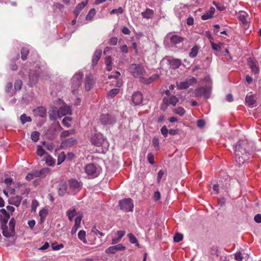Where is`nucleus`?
<instances>
[{
  "label": "nucleus",
  "instance_id": "obj_41",
  "mask_svg": "<svg viewBox=\"0 0 261 261\" xmlns=\"http://www.w3.org/2000/svg\"><path fill=\"white\" fill-rule=\"evenodd\" d=\"M128 237L129 241L131 243L137 244L138 246L139 245L137 239H136V238L135 237V236L133 234H132V233H130L128 234Z\"/></svg>",
  "mask_w": 261,
  "mask_h": 261
},
{
  "label": "nucleus",
  "instance_id": "obj_3",
  "mask_svg": "<svg viewBox=\"0 0 261 261\" xmlns=\"http://www.w3.org/2000/svg\"><path fill=\"white\" fill-rule=\"evenodd\" d=\"M129 71L135 78H139L140 80L144 78L145 71L143 67L140 64H132L128 68Z\"/></svg>",
  "mask_w": 261,
  "mask_h": 261
},
{
  "label": "nucleus",
  "instance_id": "obj_9",
  "mask_svg": "<svg viewBox=\"0 0 261 261\" xmlns=\"http://www.w3.org/2000/svg\"><path fill=\"white\" fill-rule=\"evenodd\" d=\"M105 141V139L101 133L95 134L91 137L92 143L97 146L102 145Z\"/></svg>",
  "mask_w": 261,
  "mask_h": 261
},
{
  "label": "nucleus",
  "instance_id": "obj_17",
  "mask_svg": "<svg viewBox=\"0 0 261 261\" xmlns=\"http://www.w3.org/2000/svg\"><path fill=\"white\" fill-rule=\"evenodd\" d=\"M82 216L81 215L77 216L75 219L74 225L72 228L71 233L73 234L75 233L77 230L80 227Z\"/></svg>",
  "mask_w": 261,
  "mask_h": 261
},
{
  "label": "nucleus",
  "instance_id": "obj_23",
  "mask_svg": "<svg viewBox=\"0 0 261 261\" xmlns=\"http://www.w3.org/2000/svg\"><path fill=\"white\" fill-rule=\"evenodd\" d=\"M93 85V78L90 73L86 75L85 81V89L87 91H89Z\"/></svg>",
  "mask_w": 261,
  "mask_h": 261
},
{
  "label": "nucleus",
  "instance_id": "obj_43",
  "mask_svg": "<svg viewBox=\"0 0 261 261\" xmlns=\"http://www.w3.org/2000/svg\"><path fill=\"white\" fill-rule=\"evenodd\" d=\"M71 133V131L70 130H65L61 133L60 134V139L62 140H64L66 139L65 138L69 136V135Z\"/></svg>",
  "mask_w": 261,
  "mask_h": 261
},
{
  "label": "nucleus",
  "instance_id": "obj_62",
  "mask_svg": "<svg viewBox=\"0 0 261 261\" xmlns=\"http://www.w3.org/2000/svg\"><path fill=\"white\" fill-rule=\"evenodd\" d=\"M36 222L34 220H30L28 222V224L31 229H33L35 226Z\"/></svg>",
  "mask_w": 261,
  "mask_h": 261
},
{
  "label": "nucleus",
  "instance_id": "obj_20",
  "mask_svg": "<svg viewBox=\"0 0 261 261\" xmlns=\"http://www.w3.org/2000/svg\"><path fill=\"white\" fill-rule=\"evenodd\" d=\"M179 100L177 97L175 96H172L170 97H165L164 98V102L169 105H172L175 106L176 104L178 102Z\"/></svg>",
  "mask_w": 261,
  "mask_h": 261
},
{
  "label": "nucleus",
  "instance_id": "obj_54",
  "mask_svg": "<svg viewBox=\"0 0 261 261\" xmlns=\"http://www.w3.org/2000/svg\"><path fill=\"white\" fill-rule=\"evenodd\" d=\"M165 174V171L163 170H160L158 172V177H157V182L158 184H160L162 177L164 176Z\"/></svg>",
  "mask_w": 261,
  "mask_h": 261
},
{
  "label": "nucleus",
  "instance_id": "obj_39",
  "mask_svg": "<svg viewBox=\"0 0 261 261\" xmlns=\"http://www.w3.org/2000/svg\"><path fill=\"white\" fill-rule=\"evenodd\" d=\"M198 48L197 46H195L193 47L189 54L190 57L192 58H194L196 57L198 54Z\"/></svg>",
  "mask_w": 261,
  "mask_h": 261
},
{
  "label": "nucleus",
  "instance_id": "obj_38",
  "mask_svg": "<svg viewBox=\"0 0 261 261\" xmlns=\"http://www.w3.org/2000/svg\"><path fill=\"white\" fill-rule=\"evenodd\" d=\"M40 133L38 132H33L31 135V139L34 142H37L39 139Z\"/></svg>",
  "mask_w": 261,
  "mask_h": 261
},
{
  "label": "nucleus",
  "instance_id": "obj_30",
  "mask_svg": "<svg viewBox=\"0 0 261 261\" xmlns=\"http://www.w3.org/2000/svg\"><path fill=\"white\" fill-rule=\"evenodd\" d=\"M170 63L172 68L176 69L181 65V61L179 59H173L170 61Z\"/></svg>",
  "mask_w": 261,
  "mask_h": 261
},
{
  "label": "nucleus",
  "instance_id": "obj_15",
  "mask_svg": "<svg viewBox=\"0 0 261 261\" xmlns=\"http://www.w3.org/2000/svg\"><path fill=\"white\" fill-rule=\"evenodd\" d=\"M247 64L253 73L254 74H257L258 73L259 68L257 65L255 61L249 58L247 59Z\"/></svg>",
  "mask_w": 261,
  "mask_h": 261
},
{
  "label": "nucleus",
  "instance_id": "obj_50",
  "mask_svg": "<svg viewBox=\"0 0 261 261\" xmlns=\"http://www.w3.org/2000/svg\"><path fill=\"white\" fill-rule=\"evenodd\" d=\"M71 120V118L70 117H65V118H64V119L62 120V123L64 125H65L67 127H69L70 126L69 122Z\"/></svg>",
  "mask_w": 261,
  "mask_h": 261
},
{
  "label": "nucleus",
  "instance_id": "obj_32",
  "mask_svg": "<svg viewBox=\"0 0 261 261\" xmlns=\"http://www.w3.org/2000/svg\"><path fill=\"white\" fill-rule=\"evenodd\" d=\"M49 118L51 120H54L56 119L57 115V108L54 107L52 108V110H49Z\"/></svg>",
  "mask_w": 261,
  "mask_h": 261
},
{
  "label": "nucleus",
  "instance_id": "obj_6",
  "mask_svg": "<svg viewBox=\"0 0 261 261\" xmlns=\"http://www.w3.org/2000/svg\"><path fill=\"white\" fill-rule=\"evenodd\" d=\"M83 74L81 72L75 73L73 76L71 82H72V91L74 92L82 84V78Z\"/></svg>",
  "mask_w": 261,
  "mask_h": 261
},
{
  "label": "nucleus",
  "instance_id": "obj_1",
  "mask_svg": "<svg viewBox=\"0 0 261 261\" xmlns=\"http://www.w3.org/2000/svg\"><path fill=\"white\" fill-rule=\"evenodd\" d=\"M247 143L246 141H239L234 148V154L236 162L239 163L251 162L250 160L252 156L247 152L246 146Z\"/></svg>",
  "mask_w": 261,
  "mask_h": 261
},
{
  "label": "nucleus",
  "instance_id": "obj_4",
  "mask_svg": "<svg viewBox=\"0 0 261 261\" xmlns=\"http://www.w3.org/2000/svg\"><path fill=\"white\" fill-rule=\"evenodd\" d=\"M85 170L89 178H94L99 175L101 169L98 164H87Z\"/></svg>",
  "mask_w": 261,
  "mask_h": 261
},
{
  "label": "nucleus",
  "instance_id": "obj_37",
  "mask_svg": "<svg viewBox=\"0 0 261 261\" xmlns=\"http://www.w3.org/2000/svg\"><path fill=\"white\" fill-rule=\"evenodd\" d=\"M20 119L22 124H24L27 122H31L32 121L31 118L30 116H27L25 114L20 116Z\"/></svg>",
  "mask_w": 261,
  "mask_h": 261
},
{
  "label": "nucleus",
  "instance_id": "obj_34",
  "mask_svg": "<svg viewBox=\"0 0 261 261\" xmlns=\"http://www.w3.org/2000/svg\"><path fill=\"white\" fill-rule=\"evenodd\" d=\"M35 111L36 112L37 114L41 117H44L46 115V109L43 107H39Z\"/></svg>",
  "mask_w": 261,
  "mask_h": 261
},
{
  "label": "nucleus",
  "instance_id": "obj_2",
  "mask_svg": "<svg viewBox=\"0 0 261 261\" xmlns=\"http://www.w3.org/2000/svg\"><path fill=\"white\" fill-rule=\"evenodd\" d=\"M15 220L14 218H12L8 224L2 225V233L3 236L8 239V241H6V245L9 246L13 245L15 241Z\"/></svg>",
  "mask_w": 261,
  "mask_h": 261
},
{
  "label": "nucleus",
  "instance_id": "obj_5",
  "mask_svg": "<svg viewBox=\"0 0 261 261\" xmlns=\"http://www.w3.org/2000/svg\"><path fill=\"white\" fill-rule=\"evenodd\" d=\"M120 208L125 212H133L134 203L130 198L124 199L119 201Z\"/></svg>",
  "mask_w": 261,
  "mask_h": 261
},
{
  "label": "nucleus",
  "instance_id": "obj_13",
  "mask_svg": "<svg viewBox=\"0 0 261 261\" xmlns=\"http://www.w3.org/2000/svg\"><path fill=\"white\" fill-rule=\"evenodd\" d=\"M71 114V110L70 108L67 105L61 107L57 110V115L58 117H62V116L66 115H70Z\"/></svg>",
  "mask_w": 261,
  "mask_h": 261
},
{
  "label": "nucleus",
  "instance_id": "obj_18",
  "mask_svg": "<svg viewBox=\"0 0 261 261\" xmlns=\"http://www.w3.org/2000/svg\"><path fill=\"white\" fill-rule=\"evenodd\" d=\"M50 172V170L49 168H44L40 171H35L34 174L36 177H45Z\"/></svg>",
  "mask_w": 261,
  "mask_h": 261
},
{
  "label": "nucleus",
  "instance_id": "obj_63",
  "mask_svg": "<svg viewBox=\"0 0 261 261\" xmlns=\"http://www.w3.org/2000/svg\"><path fill=\"white\" fill-rule=\"evenodd\" d=\"M64 247L63 245L61 244H59V245H52V248H53V249L54 250H59L60 249H61V248H63Z\"/></svg>",
  "mask_w": 261,
  "mask_h": 261
},
{
  "label": "nucleus",
  "instance_id": "obj_59",
  "mask_svg": "<svg viewBox=\"0 0 261 261\" xmlns=\"http://www.w3.org/2000/svg\"><path fill=\"white\" fill-rule=\"evenodd\" d=\"M37 154L38 155L42 156V155H44L45 154V151L42 148V147L39 146L37 149Z\"/></svg>",
  "mask_w": 261,
  "mask_h": 261
},
{
  "label": "nucleus",
  "instance_id": "obj_7",
  "mask_svg": "<svg viewBox=\"0 0 261 261\" xmlns=\"http://www.w3.org/2000/svg\"><path fill=\"white\" fill-rule=\"evenodd\" d=\"M211 93V88L209 87H202L195 90V95L196 97H199L203 96L206 99L210 97Z\"/></svg>",
  "mask_w": 261,
  "mask_h": 261
},
{
  "label": "nucleus",
  "instance_id": "obj_45",
  "mask_svg": "<svg viewBox=\"0 0 261 261\" xmlns=\"http://www.w3.org/2000/svg\"><path fill=\"white\" fill-rule=\"evenodd\" d=\"M66 161V155L64 152L61 153L58 156V163H62V162Z\"/></svg>",
  "mask_w": 261,
  "mask_h": 261
},
{
  "label": "nucleus",
  "instance_id": "obj_27",
  "mask_svg": "<svg viewBox=\"0 0 261 261\" xmlns=\"http://www.w3.org/2000/svg\"><path fill=\"white\" fill-rule=\"evenodd\" d=\"M184 40V38L177 35H173L170 38L171 42L174 44L181 42Z\"/></svg>",
  "mask_w": 261,
  "mask_h": 261
},
{
  "label": "nucleus",
  "instance_id": "obj_33",
  "mask_svg": "<svg viewBox=\"0 0 261 261\" xmlns=\"http://www.w3.org/2000/svg\"><path fill=\"white\" fill-rule=\"evenodd\" d=\"M86 236V233L84 230H80L78 233L79 239L85 244L87 243Z\"/></svg>",
  "mask_w": 261,
  "mask_h": 261
},
{
  "label": "nucleus",
  "instance_id": "obj_26",
  "mask_svg": "<svg viewBox=\"0 0 261 261\" xmlns=\"http://www.w3.org/2000/svg\"><path fill=\"white\" fill-rule=\"evenodd\" d=\"M101 53V50L97 49L95 51L92 59V63L93 65H95L97 64V62L100 58Z\"/></svg>",
  "mask_w": 261,
  "mask_h": 261
},
{
  "label": "nucleus",
  "instance_id": "obj_21",
  "mask_svg": "<svg viewBox=\"0 0 261 261\" xmlns=\"http://www.w3.org/2000/svg\"><path fill=\"white\" fill-rule=\"evenodd\" d=\"M39 74L34 70H30L29 73V80L32 84L36 83L39 78Z\"/></svg>",
  "mask_w": 261,
  "mask_h": 261
},
{
  "label": "nucleus",
  "instance_id": "obj_31",
  "mask_svg": "<svg viewBox=\"0 0 261 261\" xmlns=\"http://www.w3.org/2000/svg\"><path fill=\"white\" fill-rule=\"evenodd\" d=\"M153 15V11L150 9H147L146 11L142 13V15L144 18H151Z\"/></svg>",
  "mask_w": 261,
  "mask_h": 261
},
{
  "label": "nucleus",
  "instance_id": "obj_58",
  "mask_svg": "<svg viewBox=\"0 0 261 261\" xmlns=\"http://www.w3.org/2000/svg\"><path fill=\"white\" fill-rule=\"evenodd\" d=\"M44 158H45V163H54L52 157L48 154H45Z\"/></svg>",
  "mask_w": 261,
  "mask_h": 261
},
{
  "label": "nucleus",
  "instance_id": "obj_47",
  "mask_svg": "<svg viewBox=\"0 0 261 261\" xmlns=\"http://www.w3.org/2000/svg\"><path fill=\"white\" fill-rule=\"evenodd\" d=\"M95 13L96 11L94 9H91L86 16V19L91 20L93 16L95 15Z\"/></svg>",
  "mask_w": 261,
  "mask_h": 261
},
{
  "label": "nucleus",
  "instance_id": "obj_44",
  "mask_svg": "<svg viewBox=\"0 0 261 261\" xmlns=\"http://www.w3.org/2000/svg\"><path fill=\"white\" fill-rule=\"evenodd\" d=\"M29 51L27 48H22L21 50V59L23 60H25L27 59V56L29 53Z\"/></svg>",
  "mask_w": 261,
  "mask_h": 261
},
{
  "label": "nucleus",
  "instance_id": "obj_48",
  "mask_svg": "<svg viewBox=\"0 0 261 261\" xmlns=\"http://www.w3.org/2000/svg\"><path fill=\"white\" fill-rule=\"evenodd\" d=\"M22 82L21 80H17L14 84V88L16 90H20L21 88Z\"/></svg>",
  "mask_w": 261,
  "mask_h": 261
},
{
  "label": "nucleus",
  "instance_id": "obj_56",
  "mask_svg": "<svg viewBox=\"0 0 261 261\" xmlns=\"http://www.w3.org/2000/svg\"><path fill=\"white\" fill-rule=\"evenodd\" d=\"M205 122L204 120L202 119L198 120L197 122V126L200 128H202L204 127Z\"/></svg>",
  "mask_w": 261,
  "mask_h": 261
},
{
  "label": "nucleus",
  "instance_id": "obj_35",
  "mask_svg": "<svg viewBox=\"0 0 261 261\" xmlns=\"http://www.w3.org/2000/svg\"><path fill=\"white\" fill-rule=\"evenodd\" d=\"M77 213L75 209L69 210L67 212V215L70 221H72L74 216L76 215Z\"/></svg>",
  "mask_w": 261,
  "mask_h": 261
},
{
  "label": "nucleus",
  "instance_id": "obj_8",
  "mask_svg": "<svg viewBox=\"0 0 261 261\" xmlns=\"http://www.w3.org/2000/svg\"><path fill=\"white\" fill-rule=\"evenodd\" d=\"M196 82V78L193 77L184 82H177L176 86L178 89H185L189 87L190 86L195 84Z\"/></svg>",
  "mask_w": 261,
  "mask_h": 261
},
{
  "label": "nucleus",
  "instance_id": "obj_57",
  "mask_svg": "<svg viewBox=\"0 0 261 261\" xmlns=\"http://www.w3.org/2000/svg\"><path fill=\"white\" fill-rule=\"evenodd\" d=\"M74 158V154L72 152H69L66 155V162H71Z\"/></svg>",
  "mask_w": 261,
  "mask_h": 261
},
{
  "label": "nucleus",
  "instance_id": "obj_40",
  "mask_svg": "<svg viewBox=\"0 0 261 261\" xmlns=\"http://www.w3.org/2000/svg\"><path fill=\"white\" fill-rule=\"evenodd\" d=\"M119 91V89H112L110 91H109V92L108 93V96L109 97H114L118 93Z\"/></svg>",
  "mask_w": 261,
  "mask_h": 261
},
{
  "label": "nucleus",
  "instance_id": "obj_24",
  "mask_svg": "<svg viewBox=\"0 0 261 261\" xmlns=\"http://www.w3.org/2000/svg\"><path fill=\"white\" fill-rule=\"evenodd\" d=\"M21 200L22 197L21 196H16L11 198L9 200V202L12 205L18 207L21 203Z\"/></svg>",
  "mask_w": 261,
  "mask_h": 261
},
{
  "label": "nucleus",
  "instance_id": "obj_55",
  "mask_svg": "<svg viewBox=\"0 0 261 261\" xmlns=\"http://www.w3.org/2000/svg\"><path fill=\"white\" fill-rule=\"evenodd\" d=\"M91 231L93 232L95 234H99L100 236H103L104 233L102 232L99 231L97 228L95 226H94L92 227L91 229Z\"/></svg>",
  "mask_w": 261,
  "mask_h": 261
},
{
  "label": "nucleus",
  "instance_id": "obj_64",
  "mask_svg": "<svg viewBox=\"0 0 261 261\" xmlns=\"http://www.w3.org/2000/svg\"><path fill=\"white\" fill-rule=\"evenodd\" d=\"M148 161L149 163H154V156L151 153H149L147 155Z\"/></svg>",
  "mask_w": 261,
  "mask_h": 261
},
{
  "label": "nucleus",
  "instance_id": "obj_16",
  "mask_svg": "<svg viewBox=\"0 0 261 261\" xmlns=\"http://www.w3.org/2000/svg\"><path fill=\"white\" fill-rule=\"evenodd\" d=\"M143 96L139 92H135L132 96V101L136 105H140L143 101Z\"/></svg>",
  "mask_w": 261,
  "mask_h": 261
},
{
  "label": "nucleus",
  "instance_id": "obj_12",
  "mask_svg": "<svg viewBox=\"0 0 261 261\" xmlns=\"http://www.w3.org/2000/svg\"><path fill=\"white\" fill-rule=\"evenodd\" d=\"M125 247L121 244H118L116 245L111 246L109 247L105 252L108 254H114L118 251L123 250Z\"/></svg>",
  "mask_w": 261,
  "mask_h": 261
},
{
  "label": "nucleus",
  "instance_id": "obj_42",
  "mask_svg": "<svg viewBox=\"0 0 261 261\" xmlns=\"http://www.w3.org/2000/svg\"><path fill=\"white\" fill-rule=\"evenodd\" d=\"M174 112L176 114H177L182 116H183L185 114L186 111H185V110H184V108H182L181 107H178L176 109H175L174 110Z\"/></svg>",
  "mask_w": 261,
  "mask_h": 261
},
{
  "label": "nucleus",
  "instance_id": "obj_49",
  "mask_svg": "<svg viewBox=\"0 0 261 261\" xmlns=\"http://www.w3.org/2000/svg\"><path fill=\"white\" fill-rule=\"evenodd\" d=\"M152 144H153L154 148L156 150H159V140L158 138H157L156 137H154L153 138Z\"/></svg>",
  "mask_w": 261,
  "mask_h": 261
},
{
  "label": "nucleus",
  "instance_id": "obj_14",
  "mask_svg": "<svg viewBox=\"0 0 261 261\" xmlns=\"http://www.w3.org/2000/svg\"><path fill=\"white\" fill-rule=\"evenodd\" d=\"M77 143V140L74 138H70L64 139L61 142V145L64 147H70Z\"/></svg>",
  "mask_w": 261,
  "mask_h": 261
},
{
  "label": "nucleus",
  "instance_id": "obj_19",
  "mask_svg": "<svg viewBox=\"0 0 261 261\" xmlns=\"http://www.w3.org/2000/svg\"><path fill=\"white\" fill-rule=\"evenodd\" d=\"M245 101L247 106L250 108H253L256 102V98L254 95H247L245 98Z\"/></svg>",
  "mask_w": 261,
  "mask_h": 261
},
{
  "label": "nucleus",
  "instance_id": "obj_25",
  "mask_svg": "<svg viewBox=\"0 0 261 261\" xmlns=\"http://www.w3.org/2000/svg\"><path fill=\"white\" fill-rule=\"evenodd\" d=\"M159 75L158 74H153L148 79L142 78L141 82L145 84H149L153 82L154 81L157 80L159 77Z\"/></svg>",
  "mask_w": 261,
  "mask_h": 261
},
{
  "label": "nucleus",
  "instance_id": "obj_28",
  "mask_svg": "<svg viewBox=\"0 0 261 261\" xmlns=\"http://www.w3.org/2000/svg\"><path fill=\"white\" fill-rule=\"evenodd\" d=\"M248 256L246 254L243 256L241 252H237L234 254V258L237 261H242L244 259L246 260L248 259Z\"/></svg>",
  "mask_w": 261,
  "mask_h": 261
},
{
  "label": "nucleus",
  "instance_id": "obj_36",
  "mask_svg": "<svg viewBox=\"0 0 261 261\" xmlns=\"http://www.w3.org/2000/svg\"><path fill=\"white\" fill-rule=\"evenodd\" d=\"M87 4V2H83L80 4H79L76 7L75 10L74 11L76 14L79 13Z\"/></svg>",
  "mask_w": 261,
  "mask_h": 261
},
{
  "label": "nucleus",
  "instance_id": "obj_52",
  "mask_svg": "<svg viewBox=\"0 0 261 261\" xmlns=\"http://www.w3.org/2000/svg\"><path fill=\"white\" fill-rule=\"evenodd\" d=\"M123 9L121 7H119L118 9H113L110 12V13L111 14H122L123 13Z\"/></svg>",
  "mask_w": 261,
  "mask_h": 261
},
{
  "label": "nucleus",
  "instance_id": "obj_51",
  "mask_svg": "<svg viewBox=\"0 0 261 261\" xmlns=\"http://www.w3.org/2000/svg\"><path fill=\"white\" fill-rule=\"evenodd\" d=\"M183 239V235L181 233H176L174 237V241L176 242H179Z\"/></svg>",
  "mask_w": 261,
  "mask_h": 261
},
{
  "label": "nucleus",
  "instance_id": "obj_61",
  "mask_svg": "<svg viewBox=\"0 0 261 261\" xmlns=\"http://www.w3.org/2000/svg\"><path fill=\"white\" fill-rule=\"evenodd\" d=\"M161 131L164 137H167L168 133V130L165 126H164L162 127Z\"/></svg>",
  "mask_w": 261,
  "mask_h": 261
},
{
  "label": "nucleus",
  "instance_id": "obj_10",
  "mask_svg": "<svg viewBox=\"0 0 261 261\" xmlns=\"http://www.w3.org/2000/svg\"><path fill=\"white\" fill-rule=\"evenodd\" d=\"M100 121L102 124H111L115 122V118L110 114H102L100 116Z\"/></svg>",
  "mask_w": 261,
  "mask_h": 261
},
{
  "label": "nucleus",
  "instance_id": "obj_22",
  "mask_svg": "<svg viewBox=\"0 0 261 261\" xmlns=\"http://www.w3.org/2000/svg\"><path fill=\"white\" fill-rule=\"evenodd\" d=\"M116 234L117 236V238H113L112 240L111 244L113 245L116 244L121 241V239L125 234V231L118 230L117 231Z\"/></svg>",
  "mask_w": 261,
  "mask_h": 261
},
{
  "label": "nucleus",
  "instance_id": "obj_29",
  "mask_svg": "<svg viewBox=\"0 0 261 261\" xmlns=\"http://www.w3.org/2000/svg\"><path fill=\"white\" fill-rule=\"evenodd\" d=\"M39 216L40 217L41 222H43L44 221L48 214V211L46 208H43L39 211Z\"/></svg>",
  "mask_w": 261,
  "mask_h": 261
},
{
  "label": "nucleus",
  "instance_id": "obj_53",
  "mask_svg": "<svg viewBox=\"0 0 261 261\" xmlns=\"http://www.w3.org/2000/svg\"><path fill=\"white\" fill-rule=\"evenodd\" d=\"M39 206V202L36 200H33L32 202V210L36 212L37 207Z\"/></svg>",
  "mask_w": 261,
  "mask_h": 261
},
{
  "label": "nucleus",
  "instance_id": "obj_60",
  "mask_svg": "<svg viewBox=\"0 0 261 261\" xmlns=\"http://www.w3.org/2000/svg\"><path fill=\"white\" fill-rule=\"evenodd\" d=\"M117 37H112L110 39L109 43L112 45H115L117 43Z\"/></svg>",
  "mask_w": 261,
  "mask_h": 261
},
{
  "label": "nucleus",
  "instance_id": "obj_46",
  "mask_svg": "<svg viewBox=\"0 0 261 261\" xmlns=\"http://www.w3.org/2000/svg\"><path fill=\"white\" fill-rule=\"evenodd\" d=\"M248 14L244 12L243 14H241L239 17V19L240 21H241L243 23H245L247 22V16H248Z\"/></svg>",
  "mask_w": 261,
  "mask_h": 261
},
{
  "label": "nucleus",
  "instance_id": "obj_11",
  "mask_svg": "<svg viewBox=\"0 0 261 261\" xmlns=\"http://www.w3.org/2000/svg\"><path fill=\"white\" fill-rule=\"evenodd\" d=\"M83 184L75 179H70L69 180V187L74 193L79 192L82 188Z\"/></svg>",
  "mask_w": 261,
  "mask_h": 261
}]
</instances>
